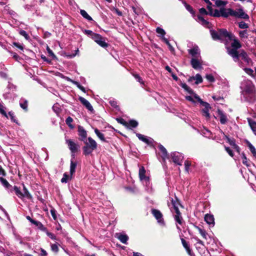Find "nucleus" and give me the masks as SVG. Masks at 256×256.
<instances>
[{
	"label": "nucleus",
	"instance_id": "1",
	"mask_svg": "<svg viewBox=\"0 0 256 256\" xmlns=\"http://www.w3.org/2000/svg\"><path fill=\"white\" fill-rule=\"evenodd\" d=\"M242 94L245 100L254 102L256 101V90L252 81L250 80H243L240 84Z\"/></svg>",
	"mask_w": 256,
	"mask_h": 256
},
{
	"label": "nucleus",
	"instance_id": "2",
	"mask_svg": "<svg viewBox=\"0 0 256 256\" xmlns=\"http://www.w3.org/2000/svg\"><path fill=\"white\" fill-rule=\"evenodd\" d=\"M226 40L232 41V42L231 44V46L232 48H228L227 52L230 56H231L232 58L234 60H237V53L238 51V50L242 47L241 44L240 42L236 38L234 35L232 34L230 32H229Z\"/></svg>",
	"mask_w": 256,
	"mask_h": 256
},
{
	"label": "nucleus",
	"instance_id": "3",
	"mask_svg": "<svg viewBox=\"0 0 256 256\" xmlns=\"http://www.w3.org/2000/svg\"><path fill=\"white\" fill-rule=\"evenodd\" d=\"M85 146L83 148L84 152L86 154H90L97 147V144L92 138L89 137L84 141Z\"/></svg>",
	"mask_w": 256,
	"mask_h": 256
},
{
	"label": "nucleus",
	"instance_id": "4",
	"mask_svg": "<svg viewBox=\"0 0 256 256\" xmlns=\"http://www.w3.org/2000/svg\"><path fill=\"white\" fill-rule=\"evenodd\" d=\"M210 34L214 40H226L229 32L225 29H220L218 31L211 30Z\"/></svg>",
	"mask_w": 256,
	"mask_h": 256
},
{
	"label": "nucleus",
	"instance_id": "5",
	"mask_svg": "<svg viewBox=\"0 0 256 256\" xmlns=\"http://www.w3.org/2000/svg\"><path fill=\"white\" fill-rule=\"evenodd\" d=\"M238 60H234L235 62H238V66L242 68V62L240 61V58H241L242 59L246 62L249 64V62H250V59L248 58L246 52L242 50H241L239 51H238Z\"/></svg>",
	"mask_w": 256,
	"mask_h": 256
},
{
	"label": "nucleus",
	"instance_id": "6",
	"mask_svg": "<svg viewBox=\"0 0 256 256\" xmlns=\"http://www.w3.org/2000/svg\"><path fill=\"white\" fill-rule=\"evenodd\" d=\"M172 204L174 210V212H176V214L174 215V220L176 221L178 223L180 224H182V218L181 216V214L178 208V202L174 201L173 199L171 200Z\"/></svg>",
	"mask_w": 256,
	"mask_h": 256
},
{
	"label": "nucleus",
	"instance_id": "7",
	"mask_svg": "<svg viewBox=\"0 0 256 256\" xmlns=\"http://www.w3.org/2000/svg\"><path fill=\"white\" fill-rule=\"evenodd\" d=\"M92 38L102 47L106 48L108 46V44L105 42L104 38L98 34H92Z\"/></svg>",
	"mask_w": 256,
	"mask_h": 256
},
{
	"label": "nucleus",
	"instance_id": "8",
	"mask_svg": "<svg viewBox=\"0 0 256 256\" xmlns=\"http://www.w3.org/2000/svg\"><path fill=\"white\" fill-rule=\"evenodd\" d=\"M190 64L192 67L195 70H200L202 68V60L201 57L192 58L190 60Z\"/></svg>",
	"mask_w": 256,
	"mask_h": 256
},
{
	"label": "nucleus",
	"instance_id": "9",
	"mask_svg": "<svg viewBox=\"0 0 256 256\" xmlns=\"http://www.w3.org/2000/svg\"><path fill=\"white\" fill-rule=\"evenodd\" d=\"M232 16L244 19H248L249 18L248 16L246 14L242 8L238 9L236 10H232Z\"/></svg>",
	"mask_w": 256,
	"mask_h": 256
},
{
	"label": "nucleus",
	"instance_id": "10",
	"mask_svg": "<svg viewBox=\"0 0 256 256\" xmlns=\"http://www.w3.org/2000/svg\"><path fill=\"white\" fill-rule=\"evenodd\" d=\"M171 157L174 162L178 165H182V162L184 158L182 154L178 152H174L171 154Z\"/></svg>",
	"mask_w": 256,
	"mask_h": 256
},
{
	"label": "nucleus",
	"instance_id": "11",
	"mask_svg": "<svg viewBox=\"0 0 256 256\" xmlns=\"http://www.w3.org/2000/svg\"><path fill=\"white\" fill-rule=\"evenodd\" d=\"M188 53L192 58L201 57L200 55V50L198 46H194L192 48L188 50Z\"/></svg>",
	"mask_w": 256,
	"mask_h": 256
},
{
	"label": "nucleus",
	"instance_id": "12",
	"mask_svg": "<svg viewBox=\"0 0 256 256\" xmlns=\"http://www.w3.org/2000/svg\"><path fill=\"white\" fill-rule=\"evenodd\" d=\"M81 103L92 113L94 112V110L90 102L86 99L81 97Z\"/></svg>",
	"mask_w": 256,
	"mask_h": 256
},
{
	"label": "nucleus",
	"instance_id": "13",
	"mask_svg": "<svg viewBox=\"0 0 256 256\" xmlns=\"http://www.w3.org/2000/svg\"><path fill=\"white\" fill-rule=\"evenodd\" d=\"M152 214L159 223L164 224V220L162 218V215L160 210H152Z\"/></svg>",
	"mask_w": 256,
	"mask_h": 256
},
{
	"label": "nucleus",
	"instance_id": "14",
	"mask_svg": "<svg viewBox=\"0 0 256 256\" xmlns=\"http://www.w3.org/2000/svg\"><path fill=\"white\" fill-rule=\"evenodd\" d=\"M115 236L122 243L124 244H127V241L128 240V236L126 234L122 233H116V234Z\"/></svg>",
	"mask_w": 256,
	"mask_h": 256
},
{
	"label": "nucleus",
	"instance_id": "15",
	"mask_svg": "<svg viewBox=\"0 0 256 256\" xmlns=\"http://www.w3.org/2000/svg\"><path fill=\"white\" fill-rule=\"evenodd\" d=\"M66 144L72 153H75L78 151L76 144L72 140H66Z\"/></svg>",
	"mask_w": 256,
	"mask_h": 256
},
{
	"label": "nucleus",
	"instance_id": "16",
	"mask_svg": "<svg viewBox=\"0 0 256 256\" xmlns=\"http://www.w3.org/2000/svg\"><path fill=\"white\" fill-rule=\"evenodd\" d=\"M0 182L2 185L10 192H12V186L10 185L8 180L2 177H0Z\"/></svg>",
	"mask_w": 256,
	"mask_h": 256
},
{
	"label": "nucleus",
	"instance_id": "17",
	"mask_svg": "<svg viewBox=\"0 0 256 256\" xmlns=\"http://www.w3.org/2000/svg\"><path fill=\"white\" fill-rule=\"evenodd\" d=\"M232 10L231 8H220V13L222 16L227 18L230 16H232Z\"/></svg>",
	"mask_w": 256,
	"mask_h": 256
},
{
	"label": "nucleus",
	"instance_id": "18",
	"mask_svg": "<svg viewBox=\"0 0 256 256\" xmlns=\"http://www.w3.org/2000/svg\"><path fill=\"white\" fill-rule=\"evenodd\" d=\"M14 191L16 196L22 199L24 198V195L22 194V192L21 191V189L20 187L14 186L12 187V192Z\"/></svg>",
	"mask_w": 256,
	"mask_h": 256
},
{
	"label": "nucleus",
	"instance_id": "19",
	"mask_svg": "<svg viewBox=\"0 0 256 256\" xmlns=\"http://www.w3.org/2000/svg\"><path fill=\"white\" fill-rule=\"evenodd\" d=\"M193 80H196L195 84H196L202 82V78L200 74H196L194 76L190 77L188 82H192Z\"/></svg>",
	"mask_w": 256,
	"mask_h": 256
},
{
	"label": "nucleus",
	"instance_id": "20",
	"mask_svg": "<svg viewBox=\"0 0 256 256\" xmlns=\"http://www.w3.org/2000/svg\"><path fill=\"white\" fill-rule=\"evenodd\" d=\"M204 220L210 225L214 226V218L212 215L210 214H206L204 216Z\"/></svg>",
	"mask_w": 256,
	"mask_h": 256
},
{
	"label": "nucleus",
	"instance_id": "21",
	"mask_svg": "<svg viewBox=\"0 0 256 256\" xmlns=\"http://www.w3.org/2000/svg\"><path fill=\"white\" fill-rule=\"evenodd\" d=\"M227 140V142L230 144V145H231L234 149H235L238 152H240V148L239 146L236 144L235 143V141L234 139H231L229 138L227 136H225Z\"/></svg>",
	"mask_w": 256,
	"mask_h": 256
},
{
	"label": "nucleus",
	"instance_id": "22",
	"mask_svg": "<svg viewBox=\"0 0 256 256\" xmlns=\"http://www.w3.org/2000/svg\"><path fill=\"white\" fill-rule=\"evenodd\" d=\"M146 170L144 167L142 166L139 170V176L141 180H148V178L145 176Z\"/></svg>",
	"mask_w": 256,
	"mask_h": 256
},
{
	"label": "nucleus",
	"instance_id": "23",
	"mask_svg": "<svg viewBox=\"0 0 256 256\" xmlns=\"http://www.w3.org/2000/svg\"><path fill=\"white\" fill-rule=\"evenodd\" d=\"M158 148L161 152V156L162 158L164 161H165L166 159L168 158L166 149L162 145H160L158 146Z\"/></svg>",
	"mask_w": 256,
	"mask_h": 256
},
{
	"label": "nucleus",
	"instance_id": "24",
	"mask_svg": "<svg viewBox=\"0 0 256 256\" xmlns=\"http://www.w3.org/2000/svg\"><path fill=\"white\" fill-rule=\"evenodd\" d=\"M136 135L137 137L139 138V140L146 142V144H150L152 143V138H148L140 134H136Z\"/></svg>",
	"mask_w": 256,
	"mask_h": 256
},
{
	"label": "nucleus",
	"instance_id": "25",
	"mask_svg": "<svg viewBox=\"0 0 256 256\" xmlns=\"http://www.w3.org/2000/svg\"><path fill=\"white\" fill-rule=\"evenodd\" d=\"M218 114L220 116V120L222 124H225L228 120L226 115L221 110H218Z\"/></svg>",
	"mask_w": 256,
	"mask_h": 256
},
{
	"label": "nucleus",
	"instance_id": "26",
	"mask_svg": "<svg viewBox=\"0 0 256 256\" xmlns=\"http://www.w3.org/2000/svg\"><path fill=\"white\" fill-rule=\"evenodd\" d=\"M22 184L23 190H24L22 194H23V195H24V198H26L28 200L32 199V196L26 187L25 185L24 184Z\"/></svg>",
	"mask_w": 256,
	"mask_h": 256
},
{
	"label": "nucleus",
	"instance_id": "27",
	"mask_svg": "<svg viewBox=\"0 0 256 256\" xmlns=\"http://www.w3.org/2000/svg\"><path fill=\"white\" fill-rule=\"evenodd\" d=\"M77 166V162L74 160H70V174L71 176L73 175V174L76 172V168Z\"/></svg>",
	"mask_w": 256,
	"mask_h": 256
},
{
	"label": "nucleus",
	"instance_id": "28",
	"mask_svg": "<svg viewBox=\"0 0 256 256\" xmlns=\"http://www.w3.org/2000/svg\"><path fill=\"white\" fill-rule=\"evenodd\" d=\"M207 8L209 10V14L210 15H212L214 16L219 17L220 16H222L221 13H220V10H215L214 12V14L212 13V8L211 6H208Z\"/></svg>",
	"mask_w": 256,
	"mask_h": 256
},
{
	"label": "nucleus",
	"instance_id": "29",
	"mask_svg": "<svg viewBox=\"0 0 256 256\" xmlns=\"http://www.w3.org/2000/svg\"><path fill=\"white\" fill-rule=\"evenodd\" d=\"M248 120L251 129L254 133L256 135V122L253 120L251 118H248Z\"/></svg>",
	"mask_w": 256,
	"mask_h": 256
},
{
	"label": "nucleus",
	"instance_id": "30",
	"mask_svg": "<svg viewBox=\"0 0 256 256\" xmlns=\"http://www.w3.org/2000/svg\"><path fill=\"white\" fill-rule=\"evenodd\" d=\"M194 98L201 104H202V106L204 107V108H210V104L208 102L202 101L198 96L195 95Z\"/></svg>",
	"mask_w": 256,
	"mask_h": 256
},
{
	"label": "nucleus",
	"instance_id": "31",
	"mask_svg": "<svg viewBox=\"0 0 256 256\" xmlns=\"http://www.w3.org/2000/svg\"><path fill=\"white\" fill-rule=\"evenodd\" d=\"M33 224L37 226L43 232L47 231L46 228L41 222L35 220Z\"/></svg>",
	"mask_w": 256,
	"mask_h": 256
},
{
	"label": "nucleus",
	"instance_id": "32",
	"mask_svg": "<svg viewBox=\"0 0 256 256\" xmlns=\"http://www.w3.org/2000/svg\"><path fill=\"white\" fill-rule=\"evenodd\" d=\"M72 122L73 119L70 116H68L66 120V124L68 126V127L70 129H73L74 128V125L72 124Z\"/></svg>",
	"mask_w": 256,
	"mask_h": 256
},
{
	"label": "nucleus",
	"instance_id": "33",
	"mask_svg": "<svg viewBox=\"0 0 256 256\" xmlns=\"http://www.w3.org/2000/svg\"><path fill=\"white\" fill-rule=\"evenodd\" d=\"M94 132H95V134H96V136H98V138L102 141V142H106V141L104 134H102L101 132H100L99 131V130H98L97 128H95Z\"/></svg>",
	"mask_w": 256,
	"mask_h": 256
},
{
	"label": "nucleus",
	"instance_id": "34",
	"mask_svg": "<svg viewBox=\"0 0 256 256\" xmlns=\"http://www.w3.org/2000/svg\"><path fill=\"white\" fill-rule=\"evenodd\" d=\"M196 228L198 230L200 234H201L202 238L206 240L208 234L206 232V230L197 226H196Z\"/></svg>",
	"mask_w": 256,
	"mask_h": 256
},
{
	"label": "nucleus",
	"instance_id": "35",
	"mask_svg": "<svg viewBox=\"0 0 256 256\" xmlns=\"http://www.w3.org/2000/svg\"><path fill=\"white\" fill-rule=\"evenodd\" d=\"M197 20L198 22L200 23L202 25L206 26L208 24V22L205 20L203 17L200 16H198Z\"/></svg>",
	"mask_w": 256,
	"mask_h": 256
},
{
	"label": "nucleus",
	"instance_id": "36",
	"mask_svg": "<svg viewBox=\"0 0 256 256\" xmlns=\"http://www.w3.org/2000/svg\"><path fill=\"white\" fill-rule=\"evenodd\" d=\"M81 16H82L84 18L87 20L88 21H92V18L84 10H81Z\"/></svg>",
	"mask_w": 256,
	"mask_h": 256
},
{
	"label": "nucleus",
	"instance_id": "37",
	"mask_svg": "<svg viewBox=\"0 0 256 256\" xmlns=\"http://www.w3.org/2000/svg\"><path fill=\"white\" fill-rule=\"evenodd\" d=\"M138 122L134 120H131L129 121L128 122H127L126 124V126L130 128H136L138 126Z\"/></svg>",
	"mask_w": 256,
	"mask_h": 256
},
{
	"label": "nucleus",
	"instance_id": "38",
	"mask_svg": "<svg viewBox=\"0 0 256 256\" xmlns=\"http://www.w3.org/2000/svg\"><path fill=\"white\" fill-rule=\"evenodd\" d=\"M20 107L24 110L25 112H27L28 110V101L27 100H24L23 102H20Z\"/></svg>",
	"mask_w": 256,
	"mask_h": 256
},
{
	"label": "nucleus",
	"instance_id": "39",
	"mask_svg": "<svg viewBox=\"0 0 256 256\" xmlns=\"http://www.w3.org/2000/svg\"><path fill=\"white\" fill-rule=\"evenodd\" d=\"M180 86L189 94H193V90L184 83H181Z\"/></svg>",
	"mask_w": 256,
	"mask_h": 256
},
{
	"label": "nucleus",
	"instance_id": "40",
	"mask_svg": "<svg viewBox=\"0 0 256 256\" xmlns=\"http://www.w3.org/2000/svg\"><path fill=\"white\" fill-rule=\"evenodd\" d=\"M182 242L184 247L186 249L189 254H190L191 250L186 242L184 239L182 238Z\"/></svg>",
	"mask_w": 256,
	"mask_h": 256
},
{
	"label": "nucleus",
	"instance_id": "41",
	"mask_svg": "<svg viewBox=\"0 0 256 256\" xmlns=\"http://www.w3.org/2000/svg\"><path fill=\"white\" fill-rule=\"evenodd\" d=\"M242 162L244 164L246 165V166H250V164L248 160L247 159V158L246 156V155L244 153L242 154Z\"/></svg>",
	"mask_w": 256,
	"mask_h": 256
},
{
	"label": "nucleus",
	"instance_id": "42",
	"mask_svg": "<svg viewBox=\"0 0 256 256\" xmlns=\"http://www.w3.org/2000/svg\"><path fill=\"white\" fill-rule=\"evenodd\" d=\"M210 109V108H204L202 110V115L208 119L210 117V114H209V110Z\"/></svg>",
	"mask_w": 256,
	"mask_h": 256
},
{
	"label": "nucleus",
	"instance_id": "43",
	"mask_svg": "<svg viewBox=\"0 0 256 256\" xmlns=\"http://www.w3.org/2000/svg\"><path fill=\"white\" fill-rule=\"evenodd\" d=\"M248 146L254 156H256V150L254 147L250 143H248Z\"/></svg>",
	"mask_w": 256,
	"mask_h": 256
},
{
	"label": "nucleus",
	"instance_id": "44",
	"mask_svg": "<svg viewBox=\"0 0 256 256\" xmlns=\"http://www.w3.org/2000/svg\"><path fill=\"white\" fill-rule=\"evenodd\" d=\"M46 50L49 56H52L53 59L56 58V56L54 54L52 50L48 46H47Z\"/></svg>",
	"mask_w": 256,
	"mask_h": 256
},
{
	"label": "nucleus",
	"instance_id": "45",
	"mask_svg": "<svg viewBox=\"0 0 256 256\" xmlns=\"http://www.w3.org/2000/svg\"><path fill=\"white\" fill-rule=\"evenodd\" d=\"M164 42L168 46V48L172 52H173L174 50V48L172 46V45L170 44L167 38H166L165 37H164L162 38Z\"/></svg>",
	"mask_w": 256,
	"mask_h": 256
},
{
	"label": "nucleus",
	"instance_id": "46",
	"mask_svg": "<svg viewBox=\"0 0 256 256\" xmlns=\"http://www.w3.org/2000/svg\"><path fill=\"white\" fill-rule=\"evenodd\" d=\"M8 114L10 116V120L12 122L18 124V120L16 119L15 116H14V114L12 112H10Z\"/></svg>",
	"mask_w": 256,
	"mask_h": 256
},
{
	"label": "nucleus",
	"instance_id": "47",
	"mask_svg": "<svg viewBox=\"0 0 256 256\" xmlns=\"http://www.w3.org/2000/svg\"><path fill=\"white\" fill-rule=\"evenodd\" d=\"M19 34H20L21 36H24V38H25L26 40H29V38H30V36H29L28 34L26 33V32L25 30H21L20 31Z\"/></svg>",
	"mask_w": 256,
	"mask_h": 256
},
{
	"label": "nucleus",
	"instance_id": "48",
	"mask_svg": "<svg viewBox=\"0 0 256 256\" xmlns=\"http://www.w3.org/2000/svg\"><path fill=\"white\" fill-rule=\"evenodd\" d=\"M239 36L241 38H247L248 32L246 30H242L239 32Z\"/></svg>",
	"mask_w": 256,
	"mask_h": 256
},
{
	"label": "nucleus",
	"instance_id": "49",
	"mask_svg": "<svg viewBox=\"0 0 256 256\" xmlns=\"http://www.w3.org/2000/svg\"><path fill=\"white\" fill-rule=\"evenodd\" d=\"M70 176L64 173L63 178L61 179V182L62 183H66L69 179Z\"/></svg>",
	"mask_w": 256,
	"mask_h": 256
},
{
	"label": "nucleus",
	"instance_id": "50",
	"mask_svg": "<svg viewBox=\"0 0 256 256\" xmlns=\"http://www.w3.org/2000/svg\"><path fill=\"white\" fill-rule=\"evenodd\" d=\"M226 4V2L224 1H222V0H217L216 1V4L218 6H224Z\"/></svg>",
	"mask_w": 256,
	"mask_h": 256
},
{
	"label": "nucleus",
	"instance_id": "51",
	"mask_svg": "<svg viewBox=\"0 0 256 256\" xmlns=\"http://www.w3.org/2000/svg\"><path fill=\"white\" fill-rule=\"evenodd\" d=\"M238 26L240 28L244 29L248 28V24L244 22H241L238 23Z\"/></svg>",
	"mask_w": 256,
	"mask_h": 256
},
{
	"label": "nucleus",
	"instance_id": "52",
	"mask_svg": "<svg viewBox=\"0 0 256 256\" xmlns=\"http://www.w3.org/2000/svg\"><path fill=\"white\" fill-rule=\"evenodd\" d=\"M156 32L158 34H161L162 36V38L164 37V36L166 34L164 30L160 28H157L156 29Z\"/></svg>",
	"mask_w": 256,
	"mask_h": 256
},
{
	"label": "nucleus",
	"instance_id": "53",
	"mask_svg": "<svg viewBox=\"0 0 256 256\" xmlns=\"http://www.w3.org/2000/svg\"><path fill=\"white\" fill-rule=\"evenodd\" d=\"M12 58L16 61H18L20 59V56L17 54L15 52H10Z\"/></svg>",
	"mask_w": 256,
	"mask_h": 256
},
{
	"label": "nucleus",
	"instance_id": "54",
	"mask_svg": "<svg viewBox=\"0 0 256 256\" xmlns=\"http://www.w3.org/2000/svg\"><path fill=\"white\" fill-rule=\"evenodd\" d=\"M12 44H13V46H14L16 47L17 48L20 49L22 50H23L24 49L23 46L22 44H20L18 42H14L12 43Z\"/></svg>",
	"mask_w": 256,
	"mask_h": 256
},
{
	"label": "nucleus",
	"instance_id": "55",
	"mask_svg": "<svg viewBox=\"0 0 256 256\" xmlns=\"http://www.w3.org/2000/svg\"><path fill=\"white\" fill-rule=\"evenodd\" d=\"M183 4H184L186 9L188 11H189L191 13H193L192 8V6L190 5L187 4L185 2H184Z\"/></svg>",
	"mask_w": 256,
	"mask_h": 256
},
{
	"label": "nucleus",
	"instance_id": "56",
	"mask_svg": "<svg viewBox=\"0 0 256 256\" xmlns=\"http://www.w3.org/2000/svg\"><path fill=\"white\" fill-rule=\"evenodd\" d=\"M134 76V78L140 82V83L141 84H144V82L142 81V79L141 78L140 76L138 74H133Z\"/></svg>",
	"mask_w": 256,
	"mask_h": 256
},
{
	"label": "nucleus",
	"instance_id": "57",
	"mask_svg": "<svg viewBox=\"0 0 256 256\" xmlns=\"http://www.w3.org/2000/svg\"><path fill=\"white\" fill-rule=\"evenodd\" d=\"M51 249L53 252H58V248L56 244H52Z\"/></svg>",
	"mask_w": 256,
	"mask_h": 256
},
{
	"label": "nucleus",
	"instance_id": "58",
	"mask_svg": "<svg viewBox=\"0 0 256 256\" xmlns=\"http://www.w3.org/2000/svg\"><path fill=\"white\" fill-rule=\"evenodd\" d=\"M244 72L248 74L249 75L252 76L254 73V70L250 68H244Z\"/></svg>",
	"mask_w": 256,
	"mask_h": 256
},
{
	"label": "nucleus",
	"instance_id": "59",
	"mask_svg": "<svg viewBox=\"0 0 256 256\" xmlns=\"http://www.w3.org/2000/svg\"><path fill=\"white\" fill-rule=\"evenodd\" d=\"M46 234L48 236H49L52 240H56V236L52 232H48V230L46 232Z\"/></svg>",
	"mask_w": 256,
	"mask_h": 256
},
{
	"label": "nucleus",
	"instance_id": "60",
	"mask_svg": "<svg viewBox=\"0 0 256 256\" xmlns=\"http://www.w3.org/2000/svg\"><path fill=\"white\" fill-rule=\"evenodd\" d=\"M206 78L210 82H213L214 80V76L212 74H208L206 76Z\"/></svg>",
	"mask_w": 256,
	"mask_h": 256
},
{
	"label": "nucleus",
	"instance_id": "61",
	"mask_svg": "<svg viewBox=\"0 0 256 256\" xmlns=\"http://www.w3.org/2000/svg\"><path fill=\"white\" fill-rule=\"evenodd\" d=\"M225 150L226 151V152L229 154L230 156H234V154L232 150L228 147L225 146Z\"/></svg>",
	"mask_w": 256,
	"mask_h": 256
},
{
	"label": "nucleus",
	"instance_id": "62",
	"mask_svg": "<svg viewBox=\"0 0 256 256\" xmlns=\"http://www.w3.org/2000/svg\"><path fill=\"white\" fill-rule=\"evenodd\" d=\"M51 214L54 220L56 219V211L54 209L50 210Z\"/></svg>",
	"mask_w": 256,
	"mask_h": 256
},
{
	"label": "nucleus",
	"instance_id": "63",
	"mask_svg": "<svg viewBox=\"0 0 256 256\" xmlns=\"http://www.w3.org/2000/svg\"><path fill=\"white\" fill-rule=\"evenodd\" d=\"M199 12L200 14H209V12H208L204 8H201L200 9Z\"/></svg>",
	"mask_w": 256,
	"mask_h": 256
},
{
	"label": "nucleus",
	"instance_id": "64",
	"mask_svg": "<svg viewBox=\"0 0 256 256\" xmlns=\"http://www.w3.org/2000/svg\"><path fill=\"white\" fill-rule=\"evenodd\" d=\"M186 170L188 172L189 166H190V163L188 161H186L184 162Z\"/></svg>",
	"mask_w": 256,
	"mask_h": 256
}]
</instances>
